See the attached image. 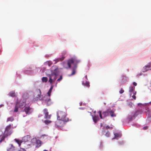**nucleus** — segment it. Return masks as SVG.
<instances>
[{
  "instance_id": "31",
  "label": "nucleus",
  "mask_w": 151,
  "mask_h": 151,
  "mask_svg": "<svg viewBox=\"0 0 151 151\" xmlns=\"http://www.w3.org/2000/svg\"><path fill=\"white\" fill-rule=\"evenodd\" d=\"M105 135L106 137H109L110 136V133L108 131L105 134Z\"/></svg>"
},
{
  "instance_id": "43",
  "label": "nucleus",
  "mask_w": 151,
  "mask_h": 151,
  "mask_svg": "<svg viewBox=\"0 0 151 151\" xmlns=\"http://www.w3.org/2000/svg\"><path fill=\"white\" fill-rule=\"evenodd\" d=\"M133 85L135 86H137V83H136L135 82H134L133 83Z\"/></svg>"
},
{
  "instance_id": "16",
  "label": "nucleus",
  "mask_w": 151,
  "mask_h": 151,
  "mask_svg": "<svg viewBox=\"0 0 151 151\" xmlns=\"http://www.w3.org/2000/svg\"><path fill=\"white\" fill-rule=\"evenodd\" d=\"M8 136V135L4 133L1 139L0 140V143H1L2 141H4L5 138L6 137H7Z\"/></svg>"
},
{
  "instance_id": "17",
  "label": "nucleus",
  "mask_w": 151,
  "mask_h": 151,
  "mask_svg": "<svg viewBox=\"0 0 151 151\" xmlns=\"http://www.w3.org/2000/svg\"><path fill=\"white\" fill-rule=\"evenodd\" d=\"M14 140L16 142H17L18 144V145H19V146H20V145H21V143L22 142V141L20 140L16 139H14Z\"/></svg>"
},
{
  "instance_id": "30",
  "label": "nucleus",
  "mask_w": 151,
  "mask_h": 151,
  "mask_svg": "<svg viewBox=\"0 0 151 151\" xmlns=\"http://www.w3.org/2000/svg\"><path fill=\"white\" fill-rule=\"evenodd\" d=\"M114 137L112 138V139H115L116 138L119 137V134L118 133H114Z\"/></svg>"
},
{
  "instance_id": "9",
  "label": "nucleus",
  "mask_w": 151,
  "mask_h": 151,
  "mask_svg": "<svg viewBox=\"0 0 151 151\" xmlns=\"http://www.w3.org/2000/svg\"><path fill=\"white\" fill-rule=\"evenodd\" d=\"M17 105H18L19 107L23 108L26 105L25 101H17L16 103Z\"/></svg>"
},
{
  "instance_id": "10",
  "label": "nucleus",
  "mask_w": 151,
  "mask_h": 151,
  "mask_svg": "<svg viewBox=\"0 0 151 151\" xmlns=\"http://www.w3.org/2000/svg\"><path fill=\"white\" fill-rule=\"evenodd\" d=\"M24 111L27 114H29L32 111V109L29 106L26 107L24 109Z\"/></svg>"
},
{
  "instance_id": "20",
  "label": "nucleus",
  "mask_w": 151,
  "mask_h": 151,
  "mask_svg": "<svg viewBox=\"0 0 151 151\" xmlns=\"http://www.w3.org/2000/svg\"><path fill=\"white\" fill-rule=\"evenodd\" d=\"M45 118L46 119H50V118L51 115H48V112L45 113Z\"/></svg>"
},
{
  "instance_id": "46",
  "label": "nucleus",
  "mask_w": 151,
  "mask_h": 151,
  "mask_svg": "<svg viewBox=\"0 0 151 151\" xmlns=\"http://www.w3.org/2000/svg\"><path fill=\"white\" fill-rule=\"evenodd\" d=\"M105 132V131H104V130H103V131H102V132Z\"/></svg>"
},
{
  "instance_id": "4",
  "label": "nucleus",
  "mask_w": 151,
  "mask_h": 151,
  "mask_svg": "<svg viewBox=\"0 0 151 151\" xmlns=\"http://www.w3.org/2000/svg\"><path fill=\"white\" fill-rule=\"evenodd\" d=\"M32 145L35 146L36 148H38L41 145V141L39 140H37L35 138H33L31 140Z\"/></svg>"
},
{
  "instance_id": "14",
  "label": "nucleus",
  "mask_w": 151,
  "mask_h": 151,
  "mask_svg": "<svg viewBox=\"0 0 151 151\" xmlns=\"http://www.w3.org/2000/svg\"><path fill=\"white\" fill-rule=\"evenodd\" d=\"M93 119L95 123H96L99 120V117L98 116H93Z\"/></svg>"
},
{
  "instance_id": "8",
  "label": "nucleus",
  "mask_w": 151,
  "mask_h": 151,
  "mask_svg": "<svg viewBox=\"0 0 151 151\" xmlns=\"http://www.w3.org/2000/svg\"><path fill=\"white\" fill-rule=\"evenodd\" d=\"M36 92L37 93V96H36V98L37 99L42 100L43 99V96L41 95V92L40 90V89H37L36 90Z\"/></svg>"
},
{
  "instance_id": "47",
  "label": "nucleus",
  "mask_w": 151,
  "mask_h": 151,
  "mask_svg": "<svg viewBox=\"0 0 151 151\" xmlns=\"http://www.w3.org/2000/svg\"><path fill=\"white\" fill-rule=\"evenodd\" d=\"M36 93V94H35V95H36L37 94V95L36 96H37V93Z\"/></svg>"
},
{
  "instance_id": "6",
  "label": "nucleus",
  "mask_w": 151,
  "mask_h": 151,
  "mask_svg": "<svg viewBox=\"0 0 151 151\" xmlns=\"http://www.w3.org/2000/svg\"><path fill=\"white\" fill-rule=\"evenodd\" d=\"M98 113L100 118L101 119H103L109 115L108 110L106 111L103 112L102 113L101 111H99Z\"/></svg>"
},
{
  "instance_id": "33",
  "label": "nucleus",
  "mask_w": 151,
  "mask_h": 151,
  "mask_svg": "<svg viewBox=\"0 0 151 151\" xmlns=\"http://www.w3.org/2000/svg\"><path fill=\"white\" fill-rule=\"evenodd\" d=\"M51 122V121L50 120H46L45 121H44V123L46 124H47L50 123Z\"/></svg>"
},
{
  "instance_id": "21",
  "label": "nucleus",
  "mask_w": 151,
  "mask_h": 151,
  "mask_svg": "<svg viewBox=\"0 0 151 151\" xmlns=\"http://www.w3.org/2000/svg\"><path fill=\"white\" fill-rule=\"evenodd\" d=\"M14 120V118L13 117H10L8 118L7 119V122L10 121L12 122Z\"/></svg>"
},
{
  "instance_id": "38",
  "label": "nucleus",
  "mask_w": 151,
  "mask_h": 151,
  "mask_svg": "<svg viewBox=\"0 0 151 151\" xmlns=\"http://www.w3.org/2000/svg\"><path fill=\"white\" fill-rule=\"evenodd\" d=\"M51 93V92L49 91L48 92L47 94L49 97H50V96Z\"/></svg>"
},
{
  "instance_id": "13",
  "label": "nucleus",
  "mask_w": 151,
  "mask_h": 151,
  "mask_svg": "<svg viewBox=\"0 0 151 151\" xmlns=\"http://www.w3.org/2000/svg\"><path fill=\"white\" fill-rule=\"evenodd\" d=\"M108 111L109 112V113L110 114V115L111 117H113L116 116V114H114V111L111 109H108Z\"/></svg>"
},
{
  "instance_id": "35",
  "label": "nucleus",
  "mask_w": 151,
  "mask_h": 151,
  "mask_svg": "<svg viewBox=\"0 0 151 151\" xmlns=\"http://www.w3.org/2000/svg\"><path fill=\"white\" fill-rule=\"evenodd\" d=\"M124 91L123 89L122 88L119 91V92L120 94H122L124 93Z\"/></svg>"
},
{
  "instance_id": "32",
  "label": "nucleus",
  "mask_w": 151,
  "mask_h": 151,
  "mask_svg": "<svg viewBox=\"0 0 151 151\" xmlns=\"http://www.w3.org/2000/svg\"><path fill=\"white\" fill-rule=\"evenodd\" d=\"M113 129V127H110L109 125H107L106 127V129Z\"/></svg>"
},
{
  "instance_id": "26",
  "label": "nucleus",
  "mask_w": 151,
  "mask_h": 151,
  "mask_svg": "<svg viewBox=\"0 0 151 151\" xmlns=\"http://www.w3.org/2000/svg\"><path fill=\"white\" fill-rule=\"evenodd\" d=\"M151 68V63H149L148 64L145 66V68H148V69H149V68Z\"/></svg>"
},
{
  "instance_id": "1",
  "label": "nucleus",
  "mask_w": 151,
  "mask_h": 151,
  "mask_svg": "<svg viewBox=\"0 0 151 151\" xmlns=\"http://www.w3.org/2000/svg\"><path fill=\"white\" fill-rule=\"evenodd\" d=\"M51 71L50 74L47 73V72L46 73L47 76L49 78V81L51 84L55 81L58 74L59 71L58 67L56 65L53 66L51 68Z\"/></svg>"
},
{
  "instance_id": "19",
  "label": "nucleus",
  "mask_w": 151,
  "mask_h": 151,
  "mask_svg": "<svg viewBox=\"0 0 151 151\" xmlns=\"http://www.w3.org/2000/svg\"><path fill=\"white\" fill-rule=\"evenodd\" d=\"M9 95V96L12 97H14L16 96L15 93V92L13 91L10 92Z\"/></svg>"
},
{
  "instance_id": "51",
  "label": "nucleus",
  "mask_w": 151,
  "mask_h": 151,
  "mask_svg": "<svg viewBox=\"0 0 151 151\" xmlns=\"http://www.w3.org/2000/svg\"><path fill=\"white\" fill-rule=\"evenodd\" d=\"M23 97L24 98V95H23Z\"/></svg>"
},
{
  "instance_id": "12",
  "label": "nucleus",
  "mask_w": 151,
  "mask_h": 151,
  "mask_svg": "<svg viewBox=\"0 0 151 151\" xmlns=\"http://www.w3.org/2000/svg\"><path fill=\"white\" fill-rule=\"evenodd\" d=\"M9 150L10 151H18L17 148L14 147L12 145H10V147Z\"/></svg>"
},
{
  "instance_id": "37",
  "label": "nucleus",
  "mask_w": 151,
  "mask_h": 151,
  "mask_svg": "<svg viewBox=\"0 0 151 151\" xmlns=\"http://www.w3.org/2000/svg\"><path fill=\"white\" fill-rule=\"evenodd\" d=\"M51 100V99L50 98H49L47 101V104H48V105H49L50 104H49L48 103Z\"/></svg>"
},
{
  "instance_id": "49",
  "label": "nucleus",
  "mask_w": 151,
  "mask_h": 151,
  "mask_svg": "<svg viewBox=\"0 0 151 151\" xmlns=\"http://www.w3.org/2000/svg\"><path fill=\"white\" fill-rule=\"evenodd\" d=\"M44 135V136H46V135L44 134V135Z\"/></svg>"
},
{
  "instance_id": "2",
  "label": "nucleus",
  "mask_w": 151,
  "mask_h": 151,
  "mask_svg": "<svg viewBox=\"0 0 151 151\" xmlns=\"http://www.w3.org/2000/svg\"><path fill=\"white\" fill-rule=\"evenodd\" d=\"M79 62L78 60H76L75 58H71L69 59L67 62V65L68 68H71V64H74V67L72 69V73L70 74V76L74 75L76 73V69L77 68V64Z\"/></svg>"
},
{
  "instance_id": "24",
  "label": "nucleus",
  "mask_w": 151,
  "mask_h": 151,
  "mask_svg": "<svg viewBox=\"0 0 151 151\" xmlns=\"http://www.w3.org/2000/svg\"><path fill=\"white\" fill-rule=\"evenodd\" d=\"M83 84L85 86L89 87L90 86L89 82L88 81H86L85 83H83Z\"/></svg>"
},
{
  "instance_id": "34",
  "label": "nucleus",
  "mask_w": 151,
  "mask_h": 151,
  "mask_svg": "<svg viewBox=\"0 0 151 151\" xmlns=\"http://www.w3.org/2000/svg\"><path fill=\"white\" fill-rule=\"evenodd\" d=\"M62 76H60V78L57 80V81H61L62 80Z\"/></svg>"
},
{
  "instance_id": "39",
  "label": "nucleus",
  "mask_w": 151,
  "mask_h": 151,
  "mask_svg": "<svg viewBox=\"0 0 151 151\" xmlns=\"http://www.w3.org/2000/svg\"><path fill=\"white\" fill-rule=\"evenodd\" d=\"M18 151H26V150L22 148H20L19 150H18Z\"/></svg>"
},
{
  "instance_id": "11",
  "label": "nucleus",
  "mask_w": 151,
  "mask_h": 151,
  "mask_svg": "<svg viewBox=\"0 0 151 151\" xmlns=\"http://www.w3.org/2000/svg\"><path fill=\"white\" fill-rule=\"evenodd\" d=\"M30 139V136L28 135L24 136L23 139L24 142H27Z\"/></svg>"
},
{
  "instance_id": "22",
  "label": "nucleus",
  "mask_w": 151,
  "mask_h": 151,
  "mask_svg": "<svg viewBox=\"0 0 151 151\" xmlns=\"http://www.w3.org/2000/svg\"><path fill=\"white\" fill-rule=\"evenodd\" d=\"M64 58L63 57H62L60 58H58L57 59H56L55 60L56 61L55 63H56L57 62L59 61H62L63 60Z\"/></svg>"
},
{
  "instance_id": "29",
  "label": "nucleus",
  "mask_w": 151,
  "mask_h": 151,
  "mask_svg": "<svg viewBox=\"0 0 151 151\" xmlns=\"http://www.w3.org/2000/svg\"><path fill=\"white\" fill-rule=\"evenodd\" d=\"M138 105L139 106H140L141 107H144L146 105V104H143L141 103H139L138 104Z\"/></svg>"
},
{
  "instance_id": "15",
  "label": "nucleus",
  "mask_w": 151,
  "mask_h": 151,
  "mask_svg": "<svg viewBox=\"0 0 151 151\" xmlns=\"http://www.w3.org/2000/svg\"><path fill=\"white\" fill-rule=\"evenodd\" d=\"M142 112L141 111L137 110L135 112V113L133 115V117H135L137 116L139 114H142Z\"/></svg>"
},
{
  "instance_id": "40",
  "label": "nucleus",
  "mask_w": 151,
  "mask_h": 151,
  "mask_svg": "<svg viewBox=\"0 0 151 151\" xmlns=\"http://www.w3.org/2000/svg\"><path fill=\"white\" fill-rule=\"evenodd\" d=\"M53 86H51V87H50V89L49 90V91L51 92L53 88Z\"/></svg>"
},
{
  "instance_id": "41",
  "label": "nucleus",
  "mask_w": 151,
  "mask_h": 151,
  "mask_svg": "<svg viewBox=\"0 0 151 151\" xmlns=\"http://www.w3.org/2000/svg\"><path fill=\"white\" fill-rule=\"evenodd\" d=\"M132 97L134 99H136V97L135 95H133L132 96Z\"/></svg>"
},
{
  "instance_id": "36",
  "label": "nucleus",
  "mask_w": 151,
  "mask_h": 151,
  "mask_svg": "<svg viewBox=\"0 0 151 151\" xmlns=\"http://www.w3.org/2000/svg\"><path fill=\"white\" fill-rule=\"evenodd\" d=\"M43 111L44 114H45V113H46L47 112H48L47 110L46 109H44L43 110Z\"/></svg>"
},
{
  "instance_id": "45",
  "label": "nucleus",
  "mask_w": 151,
  "mask_h": 151,
  "mask_svg": "<svg viewBox=\"0 0 151 151\" xmlns=\"http://www.w3.org/2000/svg\"><path fill=\"white\" fill-rule=\"evenodd\" d=\"M43 151H48L47 150H43Z\"/></svg>"
},
{
  "instance_id": "18",
  "label": "nucleus",
  "mask_w": 151,
  "mask_h": 151,
  "mask_svg": "<svg viewBox=\"0 0 151 151\" xmlns=\"http://www.w3.org/2000/svg\"><path fill=\"white\" fill-rule=\"evenodd\" d=\"M134 87H133L132 86H130L129 88V92L131 93L132 92H133L134 91Z\"/></svg>"
},
{
  "instance_id": "44",
  "label": "nucleus",
  "mask_w": 151,
  "mask_h": 151,
  "mask_svg": "<svg viewBox=\"0 0 151 151\" xmlns=\"http://www.w3.org/2000/svg\"><path fill=\"white\" fill-rule=\"evenodd\" d=\"M136 91L134 92V95H136Z\"/></svg>"
},
{
  "instance_id": "5",
  "label": "nucleus",
  "mask_w": 151,
  "mask_h": 151,
  "mask_svg": "<svg viewBox=\"0 0 151 151\" xmlns=\"http://www.w3.org/2000/svg\"><path fill=\"white\" fill-rule=\"evenodd\" d=\"M64 122L62 120L58 119L55 122V126L57 127H63L65 122Z\"/></svg>"
},
{
  "instance_id": "42",
  "label": "nucleus",
  "mask_w": 151,
  "mask_h": 151,
  "mask_svg": "<svg viewBox=\"0 0 151 151\" xmlns=\"http://www.w3.org/2000/svg\"><path fill=\"white\" fill-rule=\"evenodd\" d=\"M147 128H148V127L146 126V127H143V129L144 130H145V129H147Z\"/></svg>"
},
{
  "instance_id": "7",
  "label": "nucleus",
  "mask_w": 151,
  "mask_h": 151,
  "mask_svg": "<svg viewBox=\"0 0 151 151\" xmlns=\"http://www.w3.org/2000/svg\"><path fill=\"white\" fill-rule=\"evenodd\" d=\"M11 127V124L7 126L5 128L4 133L8 135H10L12 133Z\"/></svg>"
},
{
  "instance_id": "48",
  "label": "nucleus",
  "mask_w": 151,
  "mask_h": 151,
  "mask_svg": "<svg viewBox=\"0 0 151 151\" xmlns=\"http://www.w3.org/2000/svg\"><path fill=\"white\" fill-rule=\"evenodd\" d=\"M36 93V94H35V95H36L37 94V95L36 96H37V93Z\"/></svg>"
},
{
  "instance_id": "27",
  "label": "nucleus",
  "mask_w": 151,
  "mask_h": 151,
  "mask_svg": "<svg viewBox=\"0 0 151 151\" xmlns=\"http://www.w3.org/2000/svg\"><path fill=\"white\" fill-rule=\"evenodd\" d=\"M151 69H148V68H145V66L142 69V72H145L149 70H151Z\"/></svg>"
},
{
  "instance_id": "3",
  "label": "nucleus",
  "mask_w": 151,
  "mask_h": 151,
  "mask_svg": "<svg viewBox=\"0 0 151 151\" xmlns=\"http://www.w3.org/2000/svg\"><path fill=\"white\" fill-rule=\"evenodd\" d=\"M57 116V119L61 120L67 122L69 121L68 118L66 117V114L64 111H58Z\"/></svg>"
},
{
  "instance_id": "28",
  "label": "nucleus",
  "mask_w": 151,
  "mask_h": 151,
  "mask_svg": "<svg viewBox=\"0 0 151 151\" xmlns=\"http://www.w3.org/2000/svg\"><path fill=\"white\" fill-rule=\"evenodd\" d=\"M19 106L17 105V104H16V106H15V109L14 110V112H17L18 111V106Z\"/></svg>"
},
{
  "instance_id": "23",
  "label": "nucleus",
  "mask_w": 151,
  "mask_h": 151,
  "mask_svg": "<svg viewBox=\"0 0 151 151\" xmlns=\"http://www.w3.org/2000/svg\"><path fill=\"white\" fill-rule=\"evenodd\" d=\"M45 64L49 66H50L52 64V63L50 61L46 62Z\"/></svg>"
},
{
  "instance_id": "50",
  "label": "nucleus",
  "mask_w": 151,
  "mask_h": 151,
  "mask_svg": "<svg viewBox=\"0 0 151 151\" xmlns=\"http://www.w3.org/2000/svg\"><path fill=\"white\" fill-rule=\"evenodd\" d=\"M124 77H125V78H126V76H124Z\"/></svg>"
},
{
  "instance_id": "25",
  "label": "nucleus",
  "mask_w": 151,
  "mask_h": 151,
  "mask_svg": "<svg viewBox=\"0 0 151 151\" xmlns=\"http://www.w3.org/2000/svg\"><path fill=\"white\" fill-rule=\"evenodd\" d=\"M42 80L43 82H46L47 81L48 78L46 77H43L42 78Z\"/></svg>"
}]
</instances>
